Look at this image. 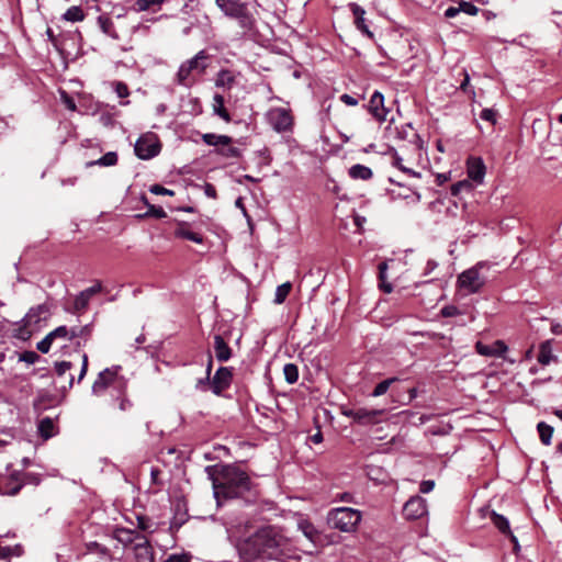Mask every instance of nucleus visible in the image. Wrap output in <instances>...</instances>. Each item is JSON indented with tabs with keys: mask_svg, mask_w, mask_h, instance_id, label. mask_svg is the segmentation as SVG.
<instances>
[{
	"mask_svg": "<svg viewBox=\"0 0 562 562\" xmlns=\"http://www.w3.org/2000/svg\"><path fill=\"white\" fill-rule=\"evenodd\" d=\"M238 553L245 562H296L301 559L293 539L274 526L263 527L243 540Z\"/></svg>",
	"mask_w": 562,
	"mask_h": 562,
	"instance_id": "f257e3e1",
	"label": "nucleus"
},
{
	"mask_svg": "<svg viewBox=\"0 0 562 562\" xmlns=\"http://www.w3.org/2000/svg\"><path fill=\"white\" fill-rule=\"evenodd\" d=\"M206 471L212 480L213 494L218 505L222 499L240 497L250 490L248 474L238 467L224 465L216 475L211 472V467H207Z\"/></svg>",
	"mask_w": 562,
	"mask_h": 562,
	"instance_id": "f03ea898",
	"label": "nucleus"
},
{
	"mask_svg": "<svg viewBox=\"0 0 562 562\" xmlns=\"http://www.w3.org/2000/svg\"><path fill=\"white\" fill-rule=\"evenodd\" d=\"M209 58L207 52L201 49L192 58L184 60L176 74V82L186 88L192 87L196 82V77L205 72Z\"/></svg>",
	"mask_w": 562,
	"mask_h": 562,
	"instance_id": "7ed1b4c3",
	"label": "nucleus"
},
{
	"mask_svg": "<svg viewBox=\"0 0 562 562\" xmlns=\"http://www.w3.org/2000/svg\"><path fill=\"white\" fill-rule=\"evenodd\" d=\"M362 518L361 512L350 507H337L329 510L328 524L341 532H353Z\"/></svg>",
	"mask_w": 562,
	"mask_h": 562,
	"instance_id": "20e7f679",
	"label": "nucleus"
},
{
	"mask_svg": "<svg viewBox=\"0 0 562 562\" xmlns=\"http://www.w3.org/2000/svg\"><path fill=\"white\" fill-rule=\"evenodd\" d=\"M120 370V366H114L101 371L92 385V393L94 395H102L108 387H114L119 392H122L126 383L125 380L119 375Z\"/></svg>",
	"mask_w": 562,
	"mask_h": 562,
	"instance_id": "39448f33",
	"label": "nucleus"
},
{
	"mask_svg": "<svg viewBox=\"0 0 562 562\" xmlns=\"http://www.w3.org/2000/svg\"><path fill=\"white\" fill-rule=\"evenodd\" d=\"M483 263L463 271L458 278V284L465 294L476 293L484 284V279L480 274V268Z\"/></svg>",
	"mask_w": 562,
	"mask_h": 562,
	"instance_id": "423d86ee",
	"label": "nucleus"
},
{
	"mask_svg": "<svg viewBox=\"0 0 562 562\" xmlns=\"http://www.w3.org/2000/svg\"><path fill=\"white\" fill-rule=\"evenodd\" d=\"M67 340H71L70 330L67 326L63 325L48 333L41 341L37 342L36 348L42 353H47L53 344L57 341L65 342Z\"/></svg>",
	"mask_w": 562,
	"mask_h": 562,
	"instance_id": "0eeeda50",
	"label": "nucleus"
},
{
	"mask_svg": "<svg viewBox=\"0 0 562 562\" xmlns=\"http://www.w3.org/2000/svg\"><path fill=\"white\" fill-rule=\"evenodd\" d=\"M269 122L277 132H286L292 127L293 120L290 111L283 108H277L269 111Z\"/></svg>",
	"mask_w": 562,
	"mask_h": 562,
	"instance_id": "6e6552de",
	"label": "nucleus"
},
{
	"mask_svg": "<svg viewBox=\"0 0 562 562\" xmlns=\"http://www.w3.org/2000/svg\"><path fill=\"white\" fill-rule=\"evenodd\" d=\"M214 149L210 153L211 157L217 164H227L231 159H235L240 155V150L233 146V143H211Z\"/></svg>",
	"mask_w": 562,
	"mask_h": 562,
	"instance_id": "1a4fd4ad",
	"label": "nucleus"
},
{
	"mask_svg": "<svg viewBox=\"0 0 562 562\" xmlns=\"http://www.w3.org/2000/svg\"><path fill=\"white\" fill-rule=\"evenodd\" d=\"M383 413L381 409H369L364 407L350 408L342 411V414L352 418L356 423L361 425H369L376 422L378 417Z\"/></svg>",
	"mask_w": 562,
	"mask_h": 562,
	"instance_id": "9d476101",
	"label": "nucleus"
},
{
	"mask_svg": "<svg viewBox=\"0 0 562 562\" xmlns=\"http://www.w3.org/2000/svg\"><path fill=\"white\" fill-rule=\"evenodd\" d=\"M403 514L407 519H418L427 514V503L422 496H412L403 507Z\"/></svg>",
	"mask_w": 562,
	"mask_h": 562,
	"instance_id": "9b49d317",
	"label": "nucleus"
},
{
	"mask_svg": "<svg viewBox=\"0 0 562 562\" xmlns=\"http://www.w3.org/2000/svg\"><path fill=\"white\" fill-rule=\"evenodd\" d=\"M232 379L233 372L229 368H218L211 381L213 393L220 395L224 390H226L231 385Z\"/></svg>",
	"mask_w": 562,
	"mask_h": 562,
	"instance_id": "f8f14e48",
	"label": "nucleus"
},
{
	"mask_svg": "<svg viewBox=\"0 0 562 562\" xmlns=\"http://www.w3.org/2000/svg\"><path fill=\"white\" fill-rule=\"evenodd\" d=\"M237 21L239 27L243 30L244 35H249L255 32L257 21L254 14L249 11L247 3L233 16Z\"/></svg>",
	"mask_w": 562,
	"mask_h": 562,
	"instance_id": "ddd939ff",
	"label": "nucleus"
},
{
	"mask_svg": "<svg viewBox=\"0 0 562 562\" xmlns=\"http://www.w3.org/2000/svg\"><path fill=\"white\" fill-rule=\"evenodd\" d=\"M468 177L481 184L485 177V165L480 157H470L467 161Z\"/></svg>",
	"mask_w": 562,
	"mask_h": 562,
	"instance_id": "4468645a",
	"label": "nucleus"
},
{
	"mask_svg": "<svg viewBox=\"0 0 562 562\" xmlns=\"http://www.w3.org/2000/svg\"><path fill=\"white\" fill-rule=\"evenodd\" d=\"M160 150L161 143H134V153L143 160L156 157Z\"/></svg>",
	"mask_w": 562,
	"mask_h": 562,
	"instance_id": "2eb2a0df",
	"label": "nucleus"
},
{
	"mask_svg": "<svg viewBox=\"0 0 562 562\" xmlns=\"http://www.w3.org/2000/svg\"><path fill=\"white\" fill-rule=\"evenodd\" d=\"M348 7L353 14L356 27L366 36H368L369 38H372L373 34L369 30V26H368L366 18H364L366 10L355 2L349 3Z\"/></svg>",
	"mask_w": 562,
	"mask_h": 562,
	"instance_id": "dca6fc26",
	"label": "nucleus"
},
{
	"mask_svg": "<svg viewBox=\"0 0 562 562\" xmlns=\"http://www.w3.org/2000/svg\"><path fill=\"white\" fill-rule=\"evenodd\" d=\"M296 526L313 546L321 541V532L308 519L299 517Z\"/></svg>",
	"mask_w": 562,
	"mask_h": 562,
	"instance_id": "f3484780",
	"label": "nucleus"
},
{
	"mask_svg": "<svg viewBox=\"0 0 562 562\" xmlns=\"http://www.w3.org/2000/svg\"><path fill=\"white\" fill-rule=\"evenodd\" d=\"M49 314V308L45 304H40L32 307L25 315L24 322L26 326H35L43 319H46Z\"/></svg>",
	"mask_w": 562,
	"mask_h": 562,
	"instance_id": "a211bd4d",
	"label": "nucleus"
},
{
	"mask_svg": "<svg viewBox=\"0 0 562 562\" xmlns=\"http://www.w3.org/2000/svg\"><path fill=\"white\" fill-rule=\"evenodd\" d=\"M369 110L380 121L386 119L387 111L384 108V97L382 93L375 91L369 101Z\"/></svg>",
	"mask_w": 562,
	"mask_h": 562,
	"instance_id": "6ab92c4d",
	"label": "nucleus"
},
{
	"mask_svg": "<svg viewBox=\"0 0 562 562\" xmlns=\"http://www.w3.org/2000/svg\"><path fill=\"white\" fill-rule=\"evenodd\" d=\"M134 551L136 562H154L153 550L146 537L135 543Z\"/></svg>",
	"mask_w": 562,
	"mask_h": 562,
	"instance_id": "aec40b11",
	"label": "nucleus"
},
{
	"mask_svg": "<svg viewBox=\"0 0 562 562\" xmlns=\"http://www.w3.org/2000/svg\"><path fill=\"white\" fill-rule=\"evenodd\" d=\"M236 74L229 69H221L215 78V86L224 90H231L236 85Z\"/></svg>",
	"mask_w": 562,
	"mask_h": 562,
	"instance_id": "412c9836",
	"label": "nucleus"
},
{
	"mask_svg": "<svg viewBox=\"0 0 562 562\" xmlns=\"http://www.w3.org/2000/svg\"><path fill=\"white\" fill-rule=\"evenodd\" d=\"M214 352L221 362H226L232 357V350L221 335L214 336Z\"/></svg>",
	"mask_w": 562,
	"mask_h": 562,
	"instance_id": "4be33fe9",
	"label": "nucleus"
},
{
	"mask_svg": "<svg viewBox=\"0 0 562 562\" xmlns=\"http://www.w3.org/2000/svg\"><path fill=\"white\" fill-rule=\"evenodd\" d=\"M143 538H145V536L137 530L127 528H120L116 530V539L124 544L135 546V543L140 541Z\"/></svg>",
	"mask_w": 562,
	"mask_h": 562,
	"instance_id": "5701e85b",
	"label": "nucleus"
},
{
	"mask_svg": "<svg viewBox=\"0 0 562 562\" xmlns=\"http://www.w3.org/2000/svg\"><path fill=\"white\" fill-rule=\"evenodd\" d=\"M218 9L225 16L233 19L234 15L245 5L240 0H221L217 4Z\"/></svg>",
	"mask_w": 562,
	"mask_h": 562,
	"instance_id": "b1692460",
	"label": "nucleus"
},
{
	"mask_svg": "<svg viewBox=\"0 0 562 562\" xmlns=\"http://www.w3.org/2000/svg\"><path fill=\"white\" fill-rule=\"evenodd\" d=\"M168 0H136L133 4V10L135 12H145V11H157L159 10L165 2Z\"/></svg>",
	"mask_w": 562,
	"mask_h": 562,
	"instance_id": "393cba45",
	"label": "nucleus"
},
{
	"mask_svg": "<svg viewBox=\"0 0 562 562\" xmlns=\"http://www.w3.org/2000/svg\"><path fill=\"white\" fill-rule=\"evenodd\" d=\"M348 175L351 179L369 180L373 172L369 167L357 164L349 168Z\"/></svg>",
	"mask_w": 562,
	"mask_h": 562,
	"instance_id": "a878e982",
	"label": "nucleus"
},
{
	"mask_svg": "<svg viewBox=\"0 0 562 562\" xmlns=\"http://www.w3.org/2000/svg\"><path fill=\"white\" fill-rule=\"evenodd\" d=\"M98 25L101 29V31L106 34L108 36L117 40L119 34L115 31L113 21L106 16V15H99L98 16Z\"/></svg>",
	"mask_w": 562,
	"mask_h": 562,
	"instance_id": "bb28decb",
	"label": "nucleus"
},
{
	"mask_svg": "<svg viewBox=\"0 0 562 562\" xmlns=\"http://www.w3.org/2000/svg\"><path fill=\"white\" fill-rule=\"evenodd\" d=\"M175 235L179 238H184L196 244H201L203 238L200 234L191 231L187 225H180L176 231Z\"/></svg>",
	"mask_w": 562,
	"mask_h": 562,
	"instance_id": "cd10ccee",
	"label": "nucleus"
},
{
	"mask_svg": "<svg viewBox=\"0 0 562 562\" xmlns=\"http://www.w3.org/2000/svg\"><path fill=\"white\" fill-rule=\"evenodd\" d=\"M554 359H555V357L552 355L551 341L550 340L543 341L540 345V349H539V355H538L539 363L547 366Z\"/></svg>",
	"mask_w": 562,
	"mask_h": 562,
	"instance_id": "c85d7f7f",
	"label": "nucleus"
},
{
	"mask_svg": "<svg viewBox=\"0 0 562 562\" xmlns=\"http://www.w3.org/2000/svg\"><path fill=\"white\" fill-rule=\"evenodd\" d=\"M491 520L494 524V526L504 535H509L510 527L509 521L506 517L503 515L497 514L496 512L491 513Z\"/></svg>",
	"mask_w": 562,
	"mask_h": 562,
	"instance_id": "c756f323",
	"label": "nucleus"
},
{
	"mask_svg": "<svg viewBox=\"0 0 562 562\" xmlns=\"http://www.w3.org/2000/svg\"><path fill=\"white\" fill-rule=\"evenodd\" d=\"M116 162H117V155H116V153L115 151H109L105 155H103L102 157H100L99 159L89 161L86 165H87V167H91V166H94V165L103 166V167H110V166H114Z\"/></svg>",
	"mask_w": 562,
	"mask_h": 562,
	"instance_id": "7c9ffc66",
	"label": "nucleus"
},
{
	"mask_svg": "<svg viewBox=\"0 0 562 562\" xmlns=\"http://www.w3.org/2000/svg\"><path fill=\"white\" fill-rule=\"evenodd\" d=\"M537 430L539 432L541 442L546 446H549L553 435V427L546 424L544 422H540L537 425Z\"/></svg>",
	"mask_w": 562,
	"mask_h": 562,
	"instance_id": "2f4dec72",
	"label": "nucleus"
},
{
	"mask_svg": "<svg viewBox=\"0 0 562 562\" xmlns=\"http://www.w3.org/2000/svg\"><path fill=\"white\" fill-rule=\"evenodd\" d=\"M38 431L44 439H48L54 436V422L49 417L43 418L38 423Z\"/></svg>",
	"mask_w": 562,
	"mask_h": 562,
	"instance_id": "473e14b6",
	"label": "nucleus"
},
{
	"mask_svg": "<svg viewBox=\"0 0 562 562\" xmlns=\"http://www.w3.org/2000/svg\"><path fill=\"white\" fill-rule=\"evenodd\" d=\"M63 16L66 21L79 22L85 19V13L80 7L72 5L64 13Z\"/></svg>",
	"mask_w": 562,
	"mask_h": 562,
	"instance_id": "72a5a7b5",
	"label": "nucleus"
},
{
	"mask_svg": "<svg viewBox=\"0 0 562 562\" xmlns=\"http://www.w3.org/2000/svg\"><path fill=\"white\" fill-rule=\"evenodd\" d=\"M291 289L292 284L290 282H285L279 285L274 293V303L282 304L289 295Z\"/></svg>",
	"mask_w": 562,
	"mask_h": 562,
	"instance_id": "f704fd0d",
	"label": "nucleus"
},
{
	"mask_svg": "<svg viewBox=\"0 0 562 562\" xmlns=\"http://www.w3.org/2000/svg\"><path fill=\"white\" fill-rule=\"evenodd\" d=\"M283 374L285 381L290 384H293L299 380V369L294 363H286L283 368Z\"/></svg>",
	"mask_w": 562,
	"mask_h": 562,
	"instance_id": "c9c22d12",
	"label": "nucleus"
},
{
	"mask_svg": "<svg viewBox=\"0 0 562 562\" xmlns=\"http://www.w3.org/2000/svg\"><path fill=\"white\" fill-rule=\"evenodd\" d=\"M213 109L216 114H218L224 120H228V113L224 108V97L221 94H215L213 97Z\"/></svg>",
	"mask_w": 562,
	"mask_h": 562,
	"instance_id": "e433bc0d",
	"label": "nucleus"
},
{
	"mask_svg": "<svg viewBox=\"0 0 562 562\" xmlns=\"http://www.w3.org/2000/svg\"><path fill=\"white\" fill-rule=\"evenodd\" d=\"M147 204V211L145 214H139L137 215V217H148V216H153V217H156V218H164L167 216L165 210L160 206H155L153 204Z\"/></svg>",
	"mask_w": 562,
	"mask_h": 562,
	"instance_id": "4c0bfd02",
	"label": "nucleus"
},
{
	"mask_svg": "<svg viewBox=\"0 0 562 562\" xmlns=\"http://www.w3.org/2000/svg\"><path fill=\"white\" fill-rule=\"evenodd\" d=\"M395 381H396V378H391V379H386V380H383L382 382L378 383L372 392V395L374 397H378V396L385 394L387 392L389 387L391 386V384Z\"/></svg>",
	"mask_w": 562,
	"mask_h": 562,
	"instance_id": "58836bf2",
	"label": "nucleus"
},
{
	"mask_svg": "<svg viewBox=\"0 0 562 562\" xmlns=\"http://www.w3.org/2000/svg\"><path fill=\"white\" fill-rule=\"evenodd\" d=\"M112 86L119 98L124 99L130 95L128 87L123 81H114Z\"/></svg>",
	"mask_w": 562,
	"mask_h": 562,
	"instance_id": "ea45409f",
	"label": "nucleus"
},
{
	"mask_svg": "<svg viewBox=\"0 0 562 562\" xmlns=\"http://www.w3.org/2000/svg\"><path fill=\"white\" fill-rule=\"evenodd\" d=\"M70 330V338L71 340L77 338V337H82V336H88L90 334V325H86V326H75V327H71L69 328Z\"/></svg>",
	"mask_w": 562,
	"mask_h": 562,
	"instance_id": "a19ab883",
	"label": "nucleus"
},
{
	"mask_svg": "<svg viewBox=\"0 0 562 562\" xmlns=\"http://www.w3.org/2000/svg\"><path fill=\"white\" fill-rule=\"evenodd\" d=\"M89 301L90 297H88V295L83 291H81L75 299V308L77 311L85 310L88 306Z\"/></svg>",
	"mask_w": 562,
	"mask_h": 562,
	"instance_id": "79ce46f5",
	"label": "nucleus"
},
{
	"mask_svg": "<svg viewBox=\"0 0 562 562\" xmlns=\"http://www.w3.org/2000/svg\"><path fill=\"white\" fill-rule=\"evenodd\" d=\"M475 349L477 353H480L481 356L495 357L496 351L492 349V345H485L481 341H477L475 345Z\"/></svg>",
	"mask_w": 562,
	"mask_h": 562,
	"instance_id": "37998d69",
	"label": "nucleus"
},
{
	"mask_svg": "<svg viewBox=\"0 0 562 562\" xmlns=\"http://www.w3.org/2000/svg\"><path fill=\"white\" fill-rule=\"evenodd\" d=\"M40 359L35 351H24L19 356V360L27 364H34Z\"/></svg>",
	"mask_w": 562,
	"mask_h": 562,
	"instance_id": "c03bdc74",
	"label": "nucleus"
},
{
	"mask_svg": "<svg viewBox=\"0 0 562 562\" xmlns=\"http://www.w3.org/2000/svg\"><path fill=\"white\" fill-rule=\"evenodd\" d=\"M459 8H460V12H464L469 15H476L479 12L477 7H475L473 3L467 2V1L460 2Z\"/></svg>",
	"mask_w": 562,
	"mask_h": 562,
	"instance_id": "a18cd8bd",
	"label": "nucleus"
},
{
	"mask_svg": "<svg viewBox=\"0 0 562 562\" xmlns=\"http://www.w3.org/2000/svg\"><path fill=\"white\" fill-rule=\"evenodd\" d=\"M72 368V363L69 361H60L55 363L56 373L61 376Z\"/></svg>",
	"mask_w": 562,
	"mask_h": 562,
	"instance_id": "49530a36",
	"label": "nucleus"
},
{
	"mask_svg": "<svg viewBox=\"0 0 562 562\" xmlns=\"http://www.w3.org/2000/svg\"><path fill=\"white\" fill-rule=\"evenodd\" d=\"M60 100L68 110H76V103L74 99L66 91H60Z\"/></svg>",
	"mask_w": 562,
	"mask_h": 562,
	"instance_id": "de8ad7c7",
	"label": "nucleus"
},
{
	"mask_svg": "<svg viewBox=\"0 0 562 562\" xmlns=\"http://www.w3.org/2000/svg\"><path fill=\"white\" fill-rule=\"evenodd\" d=\"M149 191L154 194H158V195H173V191L172 190H169L160 184H153L150 188H149Z\"/></svg>",
	"mask_w": 562,
	"mask_h": 562,
	"instance_id": "09e8293b",
	"label": "nucleus"
},
{
	"mask_svg": "<svg viewBox=\"0 0 562 562\" xmlns=\"http://www.w3.org/2000/svg\"><path fill=\"white\" fill-rule=\"evenodd\" d=\"M20 547L11 548V547H0V559H7L13 554H20Z\"/></svg>",
	"mask_w": 562,
	"mask_h": 562,
	"instance_id": "8fccbe9b",
	"label": "nucleus"
},
{
	"mask_svg": "<svg viewBox=\"0 0 562 562\" xmlns=\"http://www.w3.org/2000/svg\"><path fill=\"white\" fill-rule=\"evenodd\" d=\"M480 117L484 121L495 123L496 113L492 109H483Z\"/></svg>",
	"mask_w": 562,
	"mask_h": 562,
	"instance_id": "3c124183",
	"label": "nucleus"
},
{
	"mask_svg": "<svg viewBox=\"0 0 562 562\" xmlns=\"http://www.w3.org/2000/svg\"><path fill=\"white\" fill-rule=\"evenodd\" d=\"M492 349H494L495 357L502 356L506 350L507 346L502 340H496L492 344Z\"/></svg>",
	"mask_w": 562,
	"mask_h": 562,
	"instance_id": "603ef678",
	"label": "nucleus"
},
{
	"mask_svg": "<svg viewBox=\"0 0 562 562\" xmlns=\"http://www.w3.org/2000/svg\"><path fill=\"white\" fill-rule=\"evenodd\" d=\"M435 487V482L432 480H425L419 485V491L424 494L431 492Z\"/></svg>",
	"mask_w": 562,
	"mask_h": 562,
	"instance_id": "864d4df0",
	"label": "nucleus"
},
{
	"mask_svg": "<svg viewBox=\"0 0 562 562\" xmlns=\"http://www.w3.org/2000/svg\"><path fill=\"white\" fill-rule=\"evenodd\" d=\"M393 164L398 167L402 171L408 173V175H412L414 177H417L419 176L417 172L413 171L412 169L409 168H406L402 165V159L398 157V156H394V161Z\"/></svg>",
	"mask_w": 562,
	"mask_h": 562,
	"instance_id": "5fc2aeb1",
	"label": "nucleus"
},
{
	"mask_svg": "<svg viewBox=\"0 0 562 562\" xmlns=\"http://www.w3.org/2000/svg\"><path fill=\"white\" fill-rule=\"evenodd\" d=\"M190 557L188 554H171L168 557L166 562H189Z\"/></svg>",
	"mask_w": 562,
	"mask_h": 562,
	"instance_id": "6e6d98bb",
	"label": "nucleus"
},
{
	"mask_svg": "<svg viewBox=\"0 0 562 562\" xmlns=\"http://www.w3.org/2000/svg\"><path fill=\"white\" fill-rule=\"evenodd\" d=\"M99 121L103 126H112L114 123V119L110 113H101Z\"/></svg>",
	"mask_w": 562,
	"mask_h": 562,
	"instance_id": "4d7b16f0",
	"label": "nucleus"
},
{
	"mask_svg": "<svg viewBox=\"0 0 562 562\" xmlns=\"http://www.w3.org/2000/svg\"><path fill=\"white\" fill-rule=\"evenodd\" d=\"M102 290L101 283H95L94 285L83 290V292L88 295V297H92L94 294L99 293Z\"/></svg>",
	"mask_w": 562,
	"mask_h": 562,
	"instance_id": "13d9d810",
	"label": "nucleus"
},
{
	"mask_svg": "<svg viewBox=\"0 0 562 562\" xmlns=\"http://www.w3.org/2000/svg\"><path fill=\"white\" fill-rule=\"evenodd\" d=\"M183 20L187 22V24L182 29V34L184 36H188L192 32L193 27L195 26L196 19L195 20H186V19H183Z\"/></svg>",
	"mask_w": 562,
	"mask_h": 562,
	"instance_id": "bf43d9fd",
	"label": "nucleus"
},
{
	"mask_svg": "<svg viewBox=\"0 0 562 562\" xmlns=\"http://www.w3.org/2000/svg\"><path fill=\"white\" fill-rule=\"evenodd\" d=\"M23 484L24 483H32V484H38L40 483V477L36 475V474H31V473H26V474H23Z\"/></svg>",
	"mask_w": 562,
	"mask_h": 562,
	"instance_id": "052dcab7",
	"label": "nucleus"
},
{
	"mask_svg": "<svg viewBox=\"0 0 562 562\" xmlns=\"http://www.w3.org/2000/svg\"><path fill=\"white\" fill-rule=\"evenodd\" d=\"M459 13H460V8L459 7H449L445 11V16L448 18V19H452V18L457 16Z\"/></svg>",
	"mask_w": 562,
	"mask_h": 562,
	"instance_id": "680f3d73",
	"label": "nucleus"
},
{
	"mask_svg": "<svg viewBox=\"0 0 562 562\" xmlns=\"http://www.w3.org/2000/svg\"><path fill=\"white\" fill-rule=\"evenodd\" d=\"M88 370V356L85 353L82 356V366L79 374V381L82 380L87 373Z\"/></svg>",
	"mask_w": 562,
	"mask_h": 562,
	"instance_id": "e2e57ef3",
	"label": "nucleus"
},
{
	"mask_svg": "<svg viewBox=\"0 0 562 562\" xmlns=\"http://www.w3.org/2000/svg\"><path fill=\"white\" fill-rule=\"evenodd\" d=\"M387 263L385 261L379 265V279L383 281L386 279Z\"/></svg>",
	"mask_w": 562,
	"mask_h": 562,
	"instance_id": "0e129e2a",
	"label": "nucleus"
},
{
	"mask_svg": "<svg viewBox=\"0 0 562 562\" xmlns=\"http://www.w3.org/2000/svg\"><path fill=\"white\" fill-rule=\"evenodd\" d=\"M138 528L146 531L150 528L149 520L145 517H137Z\"/></svg>",
	"mask_w": 562,
	"mask_h": 562,
	"instance_id": "69168bd1",
	"label": "nucleus"
},
{
	"mask_svg": "<svg viewBox=\"0 0 562 562\" xmlns=\"http://www.w3.org/2000/svg\"><path fill=\"white\" fill-rule=\"evenodd\" d=\"M340 100L347 105H356L358 103L353 97L346 93L340 97Z\"/></svg>",
	"mask_w": 562,
	"mask_h": 562,
	"instance_id": "338daca9",
	"label": "nucleus"
},
{
	"mask_svg": "<svg viewBox=\"0 0 562 562\" xmlns=\"http://www.w3.org/2000/svg\"><path fill=\"white\" fill-rule=\"evenodd\" d=\"M22 486H23V483H20L18 485L11 487L10 490L3 491L1 493L5 494V495L14 496L21 491Z\"/></svg>",
	"mask_w": 562,
	"mask_h": 562,
	"instance_id": "774afa93",
	"label": "nucleus"
}]
</instances>
